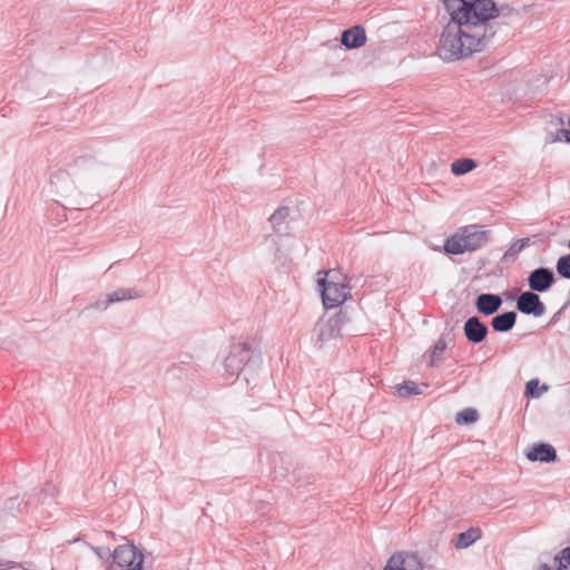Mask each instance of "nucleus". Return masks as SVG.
<instances>
[{"instance_id": "1", "label": "nucleus", "mask_w": 570, "mask_h": 570, "mask_svg": "<svg viewBox=\"0 0 570 570\" xmlns=\"http://www.w3.org/2000/svg\"><path fill=\"white\" fill-rule=\"evenodd\" d=\"M451 17L440 37L438 55L444 61L465 59L483 50L494 37L491 20L499 16L492 0H441Z\"/></svg>"}, {"instance_id": "2", "label": "nucleus", "mask_w": 570, "mask_h": 570, "mask_svg": "<svg viewBox=\"0 0 570 570\" xmlns=\"http://www.w3.org/2000/svg\"><path fill=\"white\" fill-rule=\"evenodd\" d=\"M66 166V168L58 169L52 174L50 187L52 194L57 197V203L62 204L63 207H76L81 205L82 193L73 177L92 170L96 166V159L91 155H81L75 157Z\"/></svg>"}, {"instance_id": "3", "label": "nucleus", "mask_w": 570, "mask_h": 570, "mask_svg": "<svg viewBox=\"0 0 570 570\" xmlns=\"http://www.w3.org/2000/svg\"><path fill=\"white\" fill-rule=\"evenodd\" d=\"M262 363L259 351L246 341H238L230 347L229 354L225 358V372L230 377L244 376L245 381L249 383V377L253 376Z\"/></svg>"}, {"instance_id": "4", "label": "nucleus", "mask_w": 570, "mask_h": 570, "mask_svg": "<svg viewBox=\"0 0 570 570\" xmlns=\"http://www.w3.org/2000/svg\"><path fill=\"white\" fill-rule=\"evenodd\" d=\"M490 238L491 232L480 225L463 226L445 240L444 252L451 255L474 252L485 246Z\"/></svg>"}, {"instance_id": "5", "label": "nucleus", "mask_w": 570, "mask_h": 570, "mask_svg": "<svg viewBox=\"0 0 570 570\" xmlns=\"http://www.w3.org/2000/svg\"><path fill=\"white\" fill-rule=\"evenodd\" d=\"M346 275H342L337 271H330L325 274V277L320 278L317 284L321 288L323 305L326 308H334L343 304L351 289V281Z\"/></svg>"}, {"instance_id": "6", "label": "nucleus", "mask_w": 570, "mask_h": 570, "mask_svg": "<svg viewBox=\"0 0 570 570\" xmlns=\"http://www.w3.org/2000/svg\"><path fill=\"white\" fill-rule=\"evenodd\" d=\"M344 316L337 313L328 318H321L313 328L316 343L322 347L324 344L341 336Z\"/></svg>"}, {"instance_id": "7", "label": "nucleus", "mask_w": 570, "mask_h": 570, "mask_svg": "<svg viewBox=\"0 0 570 570\" xmlns=\"http://www.w3.org/2000/svg\"><path fill=\"white\" fill-rule=\"evenodd\" d=\"M112 562L122 570H141L144 556L132 543L118 546L110 554Z\"/></svg>"}, {"instance_id": "8", "label": "nucleus", "mask_w": 570, "mask_h": 570, "mask_svg": "<svg viewBox=\"0 0 570 570\" xmlns=\"http://www.w3.org/2000/svg\"><path fill=\"white\" fill-rule=\"evenodd\" d=\"M383 570H423V564L415 553L399 551L389 558Z\"/></svg>"}, {"instance_id": "9", "label": "nucleus", "mask_w": 570, "mask_h": 570, "mask_svg": "<svg viewBox=\"0 0 570 570\" xmlns=\"http://www.w3.org/2000/svg\"><path fill=\"white\" fill-rule=\"evenodd\" d=\"M517 308L522 314L535 317L542 316L546 312V305L540 299V296L532 291H525L519 295Z\"/></svg>"}, {"instance_id": "10", "label": "nucleus", "mask_w": 570, "mask_h": 570, "mask_svg": "<svg viewBox=\"0 0 570 570\" xmlns=\"http://www.w3.org/2000/svg\"><path fill=\"white\" fill-rule=\"evenodd\" d=\"M530 291L543 293L551 288L556 282L554 273L548 267H538L528 276Z\"/></svg>"}, {"instance_id": "11", "label": "nucleus", "mask_w": 570, "mask_h": 570, "mask_svg": "<svg viewBox=\"0 0 570 570\" xmlns=\"http://www.w3.org/2000/svg\"><path fill=\"white\" fill-rule=\"evenodd\" d=\"M463 332L470 343L478 344L485 340L489 330L478 316H472L465 321Z\"/></svg>"}, {"instance_id": "12", "label": "nucleus", "mask_w": 570, "mask_h": 570, "mask_svg": "<svg viewBox=\"0 0 570 570\" xmlns=\"http://www.w3.org/2000/svg\"><path fill=\"white\" fill-rule=\"evenodd\" d=\"M525 456L529 461H540L543 463L556 462L558 459L556 449L548 443L533 444L528 448Z\"/></svg>"}, {"instance_id": "13", "label": "nucleus", "mask_w": 570, "mask_h": 570, "mask_svg": "<svg viewBox=\"0 0 570 570\" xmlns=\"http://www.w3.org/2000/svg\"><path fill=\"white\" fill-rule=\"evenodd\" d=\"M366 42V33L362 26H354L342 32L341 43L347 49H357Z\"/></svg>"}, {"instance_id": "14", "label": "nucleus", "mask_w": 570, "mask_h": 570, "mask_svg": "<svg viewBox=\"0 0 570 570\" xmlns=\"http://www.w3.org/2000/svg\"><path fill=\"white\" fill-rule=\"evenodd\" d=\"M501 305V297L491 293L480 294L475 301V307L478 312L487 316L498 312Z\"/></svg>"}, {"instance_id": "15", "label": "nucleus", "mask_w": 570, "mask_h": 570, "mask_svg": "<svg viewBox=\"0 0 570 570\" xmlns=\"http://www.w3.org/2000/svg\"><path fill=\"white\" fill-rule=\"evenodd\" d=\"M481 537V529L471 527L466 531L456 534L452 540V543L456 549H466L475 541H478Z\"/></svg>"}, {"instance_id": "16", "label": "nucleus", "mask_w": 570, "mask_h": 570, "mask_svg": "<svg viewBox=\"0 0 570 570\" xmlns=\"http://www.w3.org/2000/svg\"><path fill=\"white\" fill-rule=\"evenodd\" d=\"M517 322V313L513 311L499 314L491 320V326L495 332H509Z\"/></svg>"}, {"instance_id": "17", "label": "nucleus", "mask_w": 570, "mask_h": 570, "mask_svg": "<svg viewBox=\"0 0 570 570\" xmlns=\"http://www.w3.org/2000/svg\"><path fill=\"white\" fill-rule=\"evenodd\" d=\"M142 296H144V293L136 288H118L107 295V299L105 303H102V305L105 306V305H110V304L122 302V301L136 299V298H140Z\"/></svg>"}, {"instance_id": "18", "label": "nucleus", "mask_w": 570, "mask_h": 570, "mask_svg": "<svg viewBox=\"0 0 570 570\" xmlns=\"http://www.w3.org/2000/svg\"><path fill=\"white\" fill-rule=\"evenodd\" d=\"M395 389L399 396L410 397L422 394L428 389V384L419 385L413 381H406L403 384H397Z\"/></svg>"}, {"instance_id": "19", "label": "nucleus", "mask_w": 570, "mask_h": 570, "mask_svg": "<svg viewBox=\"0 0 570 570\" xmlns=\"http://www.w3.org/2000/svg\"><path fill=\"white\" fill-rule=\"evenodd\" d=\"M288 215V207H279L271 215L268 220L275 233H282L284 230L283 226L285 225Z\"/></svg>"}, {"instance_id": "20", "label": "nucleus", "mask_w": 570, "mask_h": 570, "mask_svg": "<svg viewBox=\"0 0 570 570\" xmlns=\"http://www.w3.org/2000/svg\"><path fill=\"white\" fill-rule=\"evenodd\" d=\"M478 166L476 161L472 158L456 159L451 164V171L455 176L465 175Z\"/></svg>"}, {"instance_id": "21", "label": "nucleus", "mask_w": 570, "mask_h": 570, "mask_svg": "<svg viewBox=\"0 0 570 570\" xmlns=\"http://www.w3.org/2000/svg\"><path fill=\"white\" fill-rule=\"evenodd\" d=\"M530 244V237H524L513 242L502 256V261H513L517 255Z\"/></svg>"}, {"instance_id": "22", "label": "nucleus", "mask_w": 570, "mask_h": 570, "mask_svg": "<svg viewBox=\"0 0 570 570\" xmlns=\"http://www.w3.org/2000/svg\"><path fill=\"white\" fill-rule=\"evenodd\" d=\"M479 419V413L475 409L466 407L456 413L455 422L460 425L475 423Z\"/></svg>"}, {"instance_id": "23", "label": "nucleus", "mask_w": 570, "mask_h": 570, "mask_svg": "<svg viewBox=\"0 0 570 570\" xmlns=\"http://www.w3.org/2000/svg\"><path fill=\"white\" fill-rule=\"evenodd\" d=\"M547 390L548 386L546 384L539 386V381L533 379L530 380L525 385V395L531 397H539L542 394V392Z\"/></svg>"}, {"instance_id": "24", "label": "nucleus", "mask_w": 570, "mask_h": 570, "mask_svg": "<svg viewBox=\"0 0 570 570\" xmlns=\"http://www.w3.org/2000/svg\"><path fill=\"white\" fill-rule=\"evenodd\" d=\"M58 493V488L51 483L48 482L45 484V487L39 492V501L41 503H45L47 500H52Z\"/></svg>"}, {"instance_id": "25", "label": "nucleus", "mask_w": 570, "mask_h": 570, "mask_svg": "<svg viewBox=\"0 0 570 570\" xmlns=\"http://www.w3.org/2000/svg\"><path fill=\"white\" fill-rule=\"evenodd\" d=\"M446 348V341L443 337H440L436 343L433 346V350L431 352V365L433 366L435 364V361L440 360L443 352Z\"/></svg>"}, {"instance_id": "26", "label": "nucleus", "mask_w": 570, "mask_h": 570, "mask_svg": "<svg viewBox=\"0 0 570 570\" xmlns=\"http://www.w3.org/2000/svg\"><path fill=\"white\" fill-rule=\"evenodd\" d=\"M559 566L557 570H570V549L566 548L560 557H556Z\"/></svg>"}, {"instance_id": "27", "label": "nucleus", "mask_w": 570, "mask_h": 570, "mask_svg": "<svg viewBox=\"0 0 570 570\" xmlns=\"http://www.w3.org/2000/svg\"><path fill=\"white\" fill-rule=\"evenodd\" d=\"M91 549L97 554V557L101 560L106 559V558L107 559L111 558L110 557L111 553L109 552V549H104V548H98V547H91Z\"/></svg>"}, {"instance_id": "28", "label": "nucleus", "mask_w": 570, "mask_h": 570, "mask_svg": "<svg viewBox=\"0 0 570 570\" xmlns=\"http://www.w3.org/2000/svg\"><path fill=\"white\" fill-rule=\"evenodd\" d=\"M106 301H97L96 303L94 304H90L89 306H87V308H97V309H106L109 305H102V303H105Z\"/></svg>"}, {"instance_id": "29", "label": "nucleus", "mask_w": 570, "mask_h": 570, "mask_svg": "<svg viewBox=\"0 0 570 570\" xmlns=\"http://www.w3.org/2000/svg\"><path fill=\"white\" fill-rule=\"evenodd\" d=\"M561 134L564 136L566 141L570 142V130L562 129Z\"/></svg>"}, {"instance_id": "30", "label": "nucleus", "mask_w": 570, "mask_h": 570, "mask_svg": "<svg viewBox=\"0 0 570 570\" xmlns=\"http://www.w3.org/2000/svg\"><path fill=\"white\" fill-rule=\"evenodd\" d=\"M538 570H553L551 567H549L548 564H542L539 567Z\"/></svg>"}, {"instance_id": "31", "label": "nucleus", "mask_w": 570, "mask_h": 570, "mask_svg": "<svg viewBox=\"0 0 570 570\" xmlns=\"http://www.w3.org/2000/svg\"><path fill=\"white\" fill-rule=\"evenodd\" d=\"M568 549H570V547Z\"/></svg>"}]
</instances>
